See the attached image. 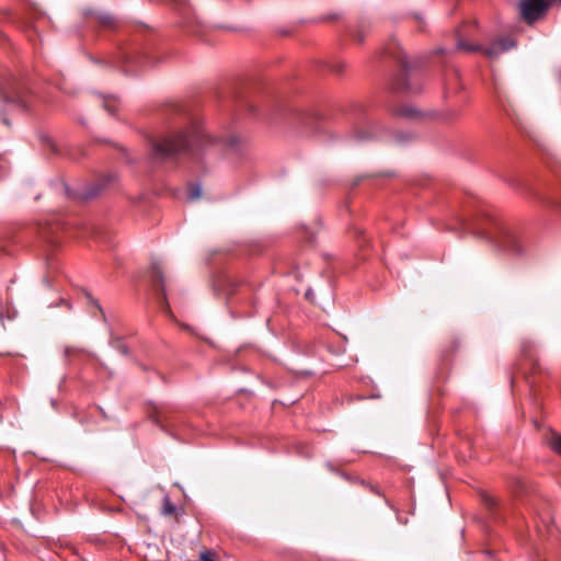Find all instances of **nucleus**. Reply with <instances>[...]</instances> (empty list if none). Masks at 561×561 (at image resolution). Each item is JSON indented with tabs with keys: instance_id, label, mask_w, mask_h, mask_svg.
I'll list each match as a JSON object with an SVG mask.
<instances>
[{
	"instance_id": "f257e3e1",
	"label": "nucleus",
	"mask_w": 561,
	"mask_h": 561,
	"mask_svg": "<svg viewBox=\"0 0 561 561\" xmlns=\"http://www.w3.org/2000/svg\"><path fill=\"white\" fill-rule=\"evenodd\" d=\"M453 216L454 222L446 224V229L471 232L478 238L489 241L499 252L512 257L519 259L527 254V243L519 229L491 216L480 222L469 220L458 210H455Z\"/></svg>"
},
{
	"instance_id": "f03ea898",
	"label": "nucleus",
	"mask_w": 561,
	"mask_h": 561,
	"mask_svg": "<svg viewBox=\"0 0 561 561\" xmlns=\"http://www.w3.org/2000/svg\"><path fill=\"white\" fill-rule=\"evenodd\" d=\"M168 115L171 117L168 135L148 136L147 140H220L211 134L202 116L187 113L180 104H173Z\"/></svg>"
},
{
	"instance_id": "7ed1b4c3",
	"label": "nucleus",
	"mask_w": 561,
	"mask_h": 561,
	"mask_svg": "<svg viewBox=\"0 0 561 561\" xmlns=\"http://www.w3.org/2000/svg\"><path fill=\"white\" fill-rule=\"evenodd\" d=\"M389 55L399 66L398 73L390 82V91L400 96H411L417 93V61L410 60L407 53L397 44L389 47Z\"/></svg>"
},
{
	"instance_id": "20e7f679",
	"label": "nucleus",
	"mask_w": 561,
	"mask_h": 561,
	"mask_svg": "<svg viewBox=\"0 0 561 561\" xmlns=\"http://www.w3.org/2000/svg\"><path fill=\"white\" fill-rule=\"evenodd\" d=\"M204 142H153V156L162 161L198 160Z\"/></svg>"
},
{
	"instance_id": "39448f33",
	"label": "nucleus",
	"mask_w": 561,
	"mask_h": 561,
	"mask_svg": "<svg viewBox=\"0 0 561 561\" xmlns=\"http://www.w3.org/2000/svg\"><path fill=\"white\" fill-rule=\"evenodd\" d=\"M108 64L121 67L126 73H136L139 69L151 65V59L147 50L138 44L122 46L113 56Z\"/></svg>"
},
{
	"instance_id": "423d86ee",
	"label": "nucleus",
	"mask_w": 561,
	"mask_h": 561,
	"mask_svg": "<svg viewBox=\"0 0 561 561\" xmlns=\"http://www.w3.org/2000/svg\"><path fill=\"white\" fill-rule=\"evenodd\" d=\"M295 126L300 137L329 136L328 123L313 113H298L295 116Z\"/></svg>"
},
{
	"instance_id": "0eeeda50",
	"label": "nucleus",
	"mask_w": 561,
	"mask_h": 561,
	"mask_svg": "<svg viewBox=\"0 0 561 561\" xmlns=\"http://www.w3.org/2000/svg\"><path fill=\"white\" fill-rule=\"evenodd\" d=\"M515 46H516L515 41L508 36L496 38V39L492 41L490 43V45H488L485 47L482 45H479V44H477V45L469 44L462 38H458V41H457L458 49H463L468 53L480 51L485 57H488L490 59L497 58L501 54L508 51L510 49L514 48Z\"/></svg>"
},
{
	"instance_id": "6e6552de",
	"label": "nucleus",
	"mask_w": 561,
	"mask_h": 561,
	"mask_svg": "<svg viewBox=\"0 0 561 561\" xmlns=\"http://www.w3.org/2000/svg\"><path fill=\"white\" fill-rule=\"evenodd\" d=\"M119 181V175L117 172H107V173H99L95 175L94 180L88 183L80 192L79 197L81 199H92L95 198Z\"/></svg>"
},
{
	"instance_id": "1a4fd4ad",
	"label": "nucleus",
	"mask_w": 561,
	"mask_h": 561,
	"mask_svg": "<svg viewBox=\"0 0 561 561\" xmlns=\"http://www.w3.org/2000/svg\"><path fill=\"white\" fill-rule=\"evenodd\" d=\"M1 96L7 108H14L21 112L28 111L33 96L18 84L1 89Z\"/></svg>"
},
{
	"instance_id": "9d476101",
	"label": "nucleus",
	"mask_w": 561,
	"mask_h": 561,
	"mask_svg": "<svg viewBox=\"0 0 561 561\" xmlns=\"http://www.w3.org/2000/svg\"><path fill=\"white\" fill-rule=\"evenodd\" d=\"M548 8L549 3L547 0H522L519 3L520 14L527 23H533L540 19Z\"/></svg>"
},
{
	"instance_id": "9b49d317",
	"label": "nucleus",
	"mask_w": 561,
	"mask_h": 561,
	"mask_svg": "<svg viewBox=\"0 0 561 561\" xmlns=\"http://www.w3.org/2000/svg\"><path fill=\"white\" fill-rule=\"evenodd\" d=\"M465 89L460 81V72L456 68H451L446 72L443 82V98L447 101L456 98Z\"/></svg>"
},
{
	"instance_id": "f8f14e48",
	"label": "nucleus",
	"mask_w": 561,
	"mask_h": 561,
	"mask_svg": "<svg viewBox=\"0 0 561 561\" xmlns=\"http://www.w3.org/2000/svg\"><path fill=\"white\" fill-rule=\"evenodd\" d=\"M149 274L152 286L158 293L161 306L165 309H169V304L164 288L163 271L161 265L158 262H153L150 266Z\"/></svg>"
},
{
	"instance_id": "ddd939ff",
	"label": "nucleus",
	"mask_w": 561,
	"mask_h": 561,
	"mask_svg": "<svg viewBox=\"0 0 561 561\" xmlns=\"http://www.w3.org/2000/svg\"><path fill=\"white\" fill-rule=\"evenodd\" d=\"M536 343L531 339H523L520 342V354L524 359L529 365V369L531 374L539 373L541 370V366L539 364L538 357L535 354Z\"/></svg>"
},
{
	"instance_id": "4468645a",
	"label": "nucleus",
	"mask_w": 561,
	"mask_h": 561,
	"mask_svg": "<svg viewBox=\"0 0 561 561\" xmlns=\"http://www.w3.org/2000/svg\"><path fill=\"white\" fill-rule=\"evenodd\" d=\"M171 408L165 404H152L148 411L149 419L157 425L163 428V424L169 421V413Z\"/></svg>"
},
{
	"instance_id": "2eb2a0df",
	"label": "nucleus",
	"mask_w": 561,
	"mask_h": 561,
	"mask_svg": "<svg viewBox=\"0 0 561 561\" xmlns=\"http://www.w3.org/2000/svg\"><path fill=\"white\" fill-rule=\"evenodd\" d=\"M169 2L172 8L182 16L183 23L186 26H191L195 18L193 16V11L190 3L186 0H169Z\"/></svg>"
},
{
	"instance_id": "dca6fc26",
	"label": "nucleus",
	"mask_w": 561,
	"mask_h": 561,
	"mask_svg": "<svg viewBox=\"0 0 561 561\" xmlns=\"http://www.w3.org/2000/svg\"><path fill=\"white\" fill-rule=\"evenodd\" d=\"M45 150L55 156L68 157L69 159L76 160L78 159V154L73 153L68 146L69 142H45Z\"/></svg>"
},
{
	"instance_id": "f3484780",
	"label": "nucleus",
	"mask_w": 561,
	"mask_h": 561,
	"mask_svg": "<svg viewBox=\"0 0 561 561\" xmlns=\"http://www.w3.org/2000/svg\"><path fill=\"white\" fill-rule=\"evenodd\" d=\"M534 511L535 514L538 516L539 522L547 527L548 531L550 533V523L552 522L551 512L548 506V504L543 501H538V503H534Z\"/></svg>"
},
{
	"instance_id": "a211bd4d",
	"label": "nucleus",
	"mask_w": 561,
	"mask_h": 561,
	"mask_svg": "<svg viewBox=\"0 0 561 561\" xmlns=\"http://www.w3.org/2000/svg\"><path fill=\"white\" fill-rule=\"evenodd\" d=\"M59 229L66 230V224L58 222L56 225H48L47 227L42 228L39 233L44 240L51 244H55L58 242V237H55L54 234H57Z\"/></svg>"
},
{
	"instance_id": "6ab92c4d",
	"label": "nucleus",
	"mask_w": 561,
	"mask_h": 561,
	"mask_svg": "<svg viewBox=\"0 0 561 561\" xmlns=\"http://www.w3.org/2000/svg\"><path fill=\"white\" fill-rule=\"evenodd\" d=\"M531 194L534 198H536L539 203L542 204V206L554 211H561V197H548L537 192H533Z\"/></svg>"
},
{
	"instance_id": "aec40b11",
	"label": "nucleus",
	"mask_w": 561,
	"mask_h": 561,
	"mask_svg": "<svg viewBox=\"0 0 561 561\" xmlns=\"http://www.w3.org/2000/svg\"><path fill=\"white\" fill-rule=\"evenodd\" d=\"M394 114L404 118H416L420 115V111L416 106L409 104H400L394 110Z\"/></svg>"
},
{
	"instance_id": "412c9836",
	"label": "nucleus",
	"mask_w": 561,
	"mask_h": 561,
	"mask_svg": "<svg viewBox=\"0 0 561 561\" xmlns=\"http://www.w3.org/2000/svg\"><path fill=\"white\" fill-rule=\"evenodd\" d=\"M481 501L484 507L489 511L492 518L497 517L499 501L490 494L482 493Z\"/></svg>"
},
{
	"instance_id": "4be33fe9",
	"label": "nucleus",
	"mask_w": 561,
	"mask_h": 561,
	"mask_svg": "<svg viewBox=\"0 0 561 561\" xmlns=\"http://www.w3.org/2000/svg\"><path fill=\"white\" fill-rule=\"evenodd\" d=\"M202 196V186L198 183H191L188 186L187 197L191 201L197 199Z\"/></svg>"
},
{
	"instance_id": "5701e85b",
	"label": "nucleus",
	"mask_w": 561,
	"mask_h": 561,
	"mask_svg": "<svg viewBox=\"0 0 561 561\" xmlns=\"http://www.w3.org/2000/svg\"><path fill=\"white\" fill-rule=\"evenodd\" d=\"M103 107L105 111H107L111 115H114L116 111L118 110V103L117 100L114 98L104 99L103 101Z\"/></svg>"
},
{
	"instance_id": "b1692460",
	"label": "nucleus",
	"mask_w": 561,
	"mask_h": 561,
	"mask_svg": "<svg viewBox=\"0 0 561 561\" xmlns=\"http://www.w3.org/2000/svg\"><path fill=\"white\" fill-rule=\"evenodd\" d=\"M111 345L117 350L121 354L123 355H128L129 354V348L128 346L124 343V341L119 337H116V339H113L111 341Z\"/></svg>"
},
{
	"instance_id": "393cba45",
	"label": "nucleus",
	"mask_w": 561,
	"mask_h": 561,
	"mask_svg": "<svg viewBox=\"0 0 561 561\" xmlns=\"http://www.w3.org/2000/svg\"><path fill=\"white\" fill-rule=\"evenodd\" d=\"M549 445L554 453L561 455V435H552Z\"/></svg>"
},
{
	"instance_id": "a878e982",
	"label": "nucleus",
	"mask_w": 561,
	"mask_h": 561,
	"mask_svg": "<svg viewBox=\"0 0 561 561\" xmlns=\"http://www.w3.org/2000/svg\"><path fill=\"white\" fill-rule=\"evenodd\" d=\"M83 294L88 300V304L95 307L102 314L103 319H105V313L103 311V308L100 306L99 301L95 298H93L89 291L84 290Z\"/></svg>"
},
{
	"instance_id": "bb28decb",
	"label": "nucleus",
	"mask_w": 561,
	"mask_h": 561,
	"mask_svg": "<svg viewBox=\"0 0 561 561\" xmlns=\"http://www.w3.org/2000/svg\"><path fill=\"white\" fill-rule=\"evenodd\" d=\"M175 505L171 502V500L167 496L164 497L163 500V514L164 515H172L173 513H175Z\"/></svg>"
},
{
	"instance_id": "cd10ccee",
	"label": "nucleus",
	"mask_w": 561,
	"mask_h": 561,
	"mask_svg": "<svg viewBox=\"0 0 561 561\" xmlns=\"http://www.w3.org/2000/svg\"><path fill=\"white\" fill-rule=\"evenodd\" d=\"M328 66H329V69L336 75L343 73V71L345 69V64L343 61H333V62H330Z\"/></svg>"
},
{
	"instance_id": "c85d7f7f",
	"label": "nucleus",
	"mask_w": 561,
	"mask_h": 561,
	"mask_svg": "<svg viewBox=\"0 0 561 561\" xmlns=\"http://www.w3.org/2000/svg\"><path fill=\"white\" fill-rule=\"evenodd\" d=\"M353 37L358 44H362L364 42L365 34L363 24L358 25V30L353 34Z\"/></svg>"
},
{
	"instance_id": "c756f323",
	"label": "nucleus",
	"mask_w": 561,
	"mask_h": 561,
	"mask_svg": "<svg viewBox=\"0 0 561 561\" xmlns=\"http://www.w3.org/2000/svg\"><path fill=\"white\" fill-rule=\"evenodd\" d=\"M527 483L526 481L522 480V479H517L516 480V490L515 492L518 494V495H522L524 492L526 493L527 492Z\"/></svg>"
},
{
	"instance_id": "7c9ffc66",
	"label": "nucleus",
	"mask_w": 561,
	"mask_h": 561,
	"mask_svg": "<svg viewBox=\"0 0 561 561\" xmlns=\"http://www.w3.org/2000/svg\"><path fill=\"white\" fill-rule=\"evenodd\" d=\"M100 22L102 25L111 27L114 25V18L111 15H102L100 16Z\"/></svg>"
},
{
	"instance_id": "2f4dec72",
	"label": "nucleus",
	"mask_w": 561,
	"mask_h": 561,
	"mask_svg": "<svg viewBox=\"0 0 561 561\" xmlns=\"http://www.w3.org/2000/svg\"><path fill=\"white\" fill-rule=\"evenodd\" d=\"M243 106L244 108L249 112L250 115H255L256 112H257V107L256 105H254L252 102L250 101H243Z\"/></svg>"
},
{
	"instance_id": "473e14b6",
	"label": "nucleus",
	"mask_w": 561,
	"mask_h": 561,
	"mask_svg": "<svg viewBox=\"0 0 561 561\" xmlns=\"http://www.w3.org/2000/svg\"><path fill=\"white\" fill-rule=\"evenodd\" d=\"M370 137H373V134H370L368 130L360 129V130H358L355 138H356V140H366Z\"/></svg>"
},
{
	"instance_id": "72a5a7b5",
	"label": "nucleus",
	"mask_w": 561,
	"mask_h": 561,
	"mask_svg": "<svg viewBox=\"0 0 561 561\" xmlns=\"http://www.w3.org/2000/svg\"><path fill=\"white\" fill-rule=\"evenodd\" d=\"M225 285L227 286V290H229V294L232 291V289L236 287V283L230 277H227L225 279Z\"/></svg>"
},
{
	"instance_id": "f704fd0d",
	"label": "nucleus",
	"mask_w": 561,
	"mask_h": 561,
	"mask_svg": "<svg viewBox=\"0 0 561 561\" xmlns=\"http://www.w3.org/2000/svg\"><path fill=\"white\" fill-rule=\"evenodd\" d=\"M0 119H1V123H2L3 126H7V127L10 126L9 119H8V117L5 116L4 113L1 114V118Z\"/></svg>"
},
{
	"instance_id": "c9c22d12",
	"label": "nucleus",
	"mask_w": 561,
	"mask_h": 561,
	"mask_svg": "<svg viewBox=\"0 0 561 561\" xmlns=\"http://www.w3.org/2000/svg\"><path fill=\"white\" fill-rule=\"evenodd\" d=\"M367 175H362L359 178L356 179V181L353 183V187H355L356 185L359 184L360 181H363L364 179H366Z\"/></svg>"
},
{
	"instance_id": "e433bc0d",
	"label": "nucleus",
	"mask_w": 561,
	"mask_h": 561,
	"mask_svg": "<svg viewBox=\"0 0 561 561\" xmlns=\"http://www.w3.org/2000/svg\"><path fill=\"white\" fill-rule=\"evenodd\" d=\"M353 231L356 237H358L363 233V231L359 228H354Z\"/></svg>"
},
{
	"instance_id": "4c0bfd02",
	"label": "nucleus",
	"mask_w": 561,
	"mask_h": 561,
	"mask_svg": "<svg viewBox=\"0 0 561 561\" xmlns=\"http://www.w3.org/2000/svg\"><path fill=\"white\" fill-rule=\"evenodd\" d=\"M60 304L65 305L68 309H71V305L65 299H60Z\"/></svg>"
},
{
	"instance_id": "58836bf2",
	"label": "nucleus",
	"mask_w": 561,
	"mask_h": 561,
	"mask_svg": "<svg viewBox=\"0 0 561 561\" xmlns=\"http://www.w3.org/2000/svg\"><path fill=\"white\" fill-rule=\"evenodd\" d=\"M547 2L549 3V7H550V5H553L554 3H560L561 0H547Z\"/></svg>"
},
{
	"instance_id": "ea45409f",
	"label": "nucleus",
	"mask_w": 561,
	"mask_h": 561,
	"mask_svg": "<svg viewBox=\"0 0 561 561\" xmlns=\"http://www.w3.org/2000/svg\"><path fill=\"white\" fill-rule=\"evenodd\" d=\"M227 140L234 141V140H238V138H236V137H230V138H228Z\"/></svg>"
},
{
	"instance_id": "a19ab883",
	"label": "nucleus",
	"mask_w": 561,
	"mask_h": 561,
	"mask_svg": "<svg viewBox=\"0 0 561 561\" xmlns=\"http://www.w3.org/2000/svg\"><path fill=\"white\" fill-rule=\"evenodd\" d=\"M537 528H538V531L541 533V527L539 524L537 525Z\"/></svg>"
},
{
	"instance_id": "79ce46f5",
	"label": "nucleus",
	"mask_w": 561,
	"mask_h": 561,
	"mask_svg": "<svg viewBox=\"0 0 561 561\" xmlns=\"http://www.w3.org/2000/svg\"><path fill=\"white\" fill-rule=\"evenodd\" d=\"M398 519L403 523L401 516H398ZM404 523H407V520H404Z\"/></svg>"
}]
</instances>
